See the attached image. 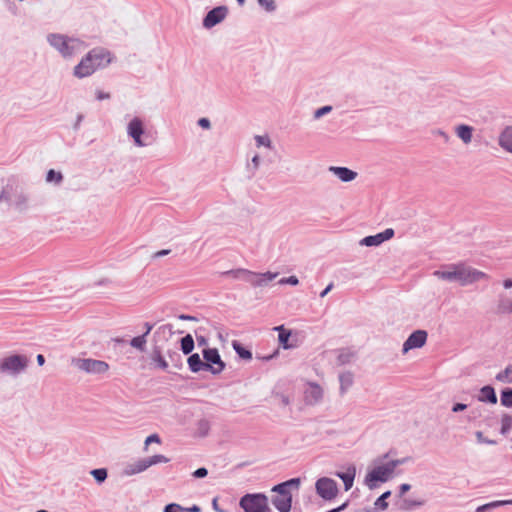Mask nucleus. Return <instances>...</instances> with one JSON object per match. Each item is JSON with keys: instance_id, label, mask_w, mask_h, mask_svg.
<instances>
[{"instance_id": "obj_63", "label": "nucleus", "mask_w": 512, "mask_h": 512, "mask_svg": "<svg viewBox=\"0 0 512 512\" xmlns=\"http://www.w3.org/2000/svg\"><path fill=\"white\" fill-rule=\"evenodd\" d=\"M37 512H48V511H46V510H39V511H37Z\"/></svg>"}, {"instance_id": "obj_15", "label": "nucleus", "mask_w": 512, "mask_h": 512, "mask_svg": "<svg viewBox=\"0 0 512 512\" xmlns=\"http://www.w3.org/2000/svg\"><path fill=\"white\" fill-rule=\"evenodd\" d=\"M322 397V388L316 383H309L308 389L305 391L306 402L309 404H315L321 401Z\"/></svg>"}, {"instance_id": "obj_39", "label": "nucleus", "mask_w": 512, "mask_h": 512, "mask_svg": "<svg viewBox=\"0 0 512 512\" xmlns=\"http://www.w3.org/2000/svg\"><path fill=\"white\" fill-rule=\"evenodd\" d=\"M432 134L435 137L441 138L444 141V143H448L450 141V136L442 129H435L432 131Z\"/></svg>"}, {"instance_id": "obj_48", "label": "nucleus", "mask_w": 512, "mask_h": 512, "mask_svg": "<svg viewBox=\"0 0 512 512\" xmlns=\"http://www.w3.org/2000/svg\"><path fill=\"white\" fill-rule=\"evenodd\" d=\"M280 284H291V285H297L298 284V279L296 276H290L288 278H282L280 281H279Z\"/></svg>"}, {"instance_id": "obj_36", "label": "nucleus", "mask_w": 512, "mask_h": 512, "mask_svg": "<svg viewBox=\"0 0 512 512\" xmlns=\"http://www.w3.org/2000/svg\"><path fill=\"white\" fill-rule=\"evenodd\" d=\"M147 460H148L147 463L150 464V466H153V465H156L159 463L169 462V458L165 457L164 455H154V456L148 457Z\"/></svg>"}, {"instance_id": "obj_13", "label": "nucleus", "mask_w": 512, "mask_h": 512, "mask_svg": "<svg viewBox=\"0 0 512 512\" xmlns=\"http://www.w3.org/2000/svg\"><path fill=\"white\" fill-rule=\"evenodd\" d=\"M427 340V333L424 330L413 332L403 344V352L422 347Z\"/></svg>"}, {"instance_id": "obj_33", "label": "nucleus", "mask_w": 512, "mask_h": 512, "mask_svg": "<svg viewBox=\"0 0 512 512\" xmlns=\"http://www.w3.org/2000/svg\"><path fill=\"white\" fill-rule=\"evenodd\" d=\"M332 109L333 108L330 105H326V106L320 107V108H318V109H316L314 111L313 117H314L315 120H318L321 117L329 114L332 111Z\"/></svg>"}, {"instance_id": "obj_30", "label": "nucleus", "mask_w": 512, "mask_h": 512, "mask_svg": "<svg viewBox=\"0 0 512 512\" xmlns=\"http://www.w3.org/2000/svg\"><path fill=\"white\" fill-rule=\"evenodd\" d=\"M260 156L254 155L250 162L247 163V170L251 175H254L260 166Z\"/></svg>"}, {"instance_id": "obj_3", "label": "nucleus", "mask_w": 512, "mask_h": 512, "mask_svg": "<svg viewBox=\"0 0 512 512\" xmlns=\"http://www.w3.org/2000/svg\"><path fill=\"white\" fill-rule=\"evenodd\" d=\"M112 54L103 47L89 50L73 68V76L78 79L87 78L97 70L106 68L112 62Z\"/></svg>"}, {"instance_id": "obj_51", "label": "nucleus", "mask_w": 512, "mask_h": 512, "mask_svg": "<svg viewBox=\"0 0 512 512\" xmlns=\"http://www.w3.org/2000/svg\"><path fill=\"white\" fill-rule=\"evenodd\" d=\"M96 98H97V100H100V101L106 100V99L110 98V94L99 90L96 92Z\"/></svg>"}, {"instance_id": "obj_11", "label": "nucleus", "mask_w": 512, "mask_h": 512, "mask_svg": "<svg viewBox=\"0 0 512 512\" xmlns=\"http://www.w3.org/2000/svg\"><path fill=\"white\" fill-rule=\"evenodd\" d=\"M28 360L25 356L12 355L4 358L0 363L2 372L18 373L27 366Z\"/></svg>"}, {"instance_id": "obj_21", "label": "nucleus", "mask_w": 512, "mask_h": 512, "mask_svg": "<svg viewBox=\"0 0 512 512\" xmlns=\"http://www.w3.org/2000/svg\"><path fill=\"white\" fill-rule=\"evenodd\" d=\"M188 365L190 367V369L193 371V372H199L201 370H205L206 369V365H205V362H203L199 356V354L195 353V354H192L189 358H188Z\"/></svg>"}, {"instance_id": "obj_34", "label": "nucleus", "mask_w": 512, "mask_h": 512, "mask_svg": "<svg viewBox=\"0 0 512 512\" xmlns=\"http://www.w3.org/2000/svg\"><path fill=\"white\" fill-rule=\"evenodd\" d=\"M146 344V337L145 335L134 337L131 340V346L134 348H137L139 350H143Z\"/></svg>"}, {"instance_id": "obj_60", "label": "nucleus", "mask_w": 512, "mask_h": 512, "mask_svg": "<svg viewBox=\"0 0 512 512\" xmlns=\"http://www.w3.org/2000/svg\"><path fill=\"white\" fill-rule=\"evenodd\" d=\"M179 318L182 320H194L195 319L194 317L189 316V315H181Z\"/></svg>"}, {"instance_id": "obj_57", "label": "nucleus", "mask_w": 512, "mask_h": 512, "mask_svg": "<svg viewBox=\"0 0 512 512\" xmlns=\"http://www.w3.org/2000/svg\"><path fill=\"white\" fill-rule=\"evenodd\" d=\"M37 362H38V364H39L40 366H42V365L45 363V358H44V356H43L42 354H39V355L37 356Z\"/></svg>"}, {"instance_id": "obj_50", "label": "nucleus", "mask_w": 512, "mask_h": 512, "mask_svg": "<svg viewBox=\"0 0 512 512\" xmlns=\"http://www.w3.org/2000/svg\"><path fill=\"white\" fill-rule=\"evenodd\" d=\"M171 250L170 249H163V250H159L157 252H155L152 257L153 258H160V257H163V256H166L168 254H170Z\"/></svg>"}, {"instance_id": "obj_20", "label": "nucleus", "mask_w": 512, "mask_h": 512, "mask_svg": "<svg viewBox=\"0 0 512 512\" xmlns=\"http://www.w3.org/2000/svg\"><path fill=\"white\" fill-rule=\"evenodd\" d=\"M274 330L279 332L278 340H279V343L281 344V346L284 349L290 348L291 345L289 344L288 341H289V338L291 336V331L285 329L283 325L275 327Z\"/></svg>"}, {"instance_id": "obj_9", "label": "nucleus", "mask_w": 512, "mask_h": 512, "mask_svg": "<svg viewBox=\"0 0 512 512\" xmlns=\"http://www.w3.org/2000/svg\"><path fill=\"white\" fill-rule=\"evenodd\" d=\"M315 487L318 495L325 500H332L338 494L337 483L331 478L318 479Z\"/></svg>"}, {"instance_id": "obj_58", "label": "nucleus", "mask_w": 512, "mask_h": 512, "mask_svg": "<svg viewBox=\"0 0 512 512\" xmlns=\"http://www.w3.org/2000/svg\"><path fill=\"white\" fill-rule=\"evenodd\" d=\"M503 285H504V287H505L506 289L511 288V287H512V280H511V279H506V280L504 281Z\"/></svg>"}, {"instance_id": "obj_26", "label": "nucleus", "mask_w": 512, "mask_h": 512, "mask_svg": "<svg viewBox=\"0 0 512 512\" xmlns=\"http://www.w3.org/2000/svg\"><path fill=\"white\" fill-rule=\"evenodd\" d=\"M496 379L502 383H512V365H509L505 370L496 375Z\"/></svg>"}, {"instance_id": "obj_29", "label": "nucleus", "mask_w": 512, "mask_h": 512, "mask_svg": "<svg viewBox=\"0 0 512 512\" xmlns=\"http://www.w3.org/2000/svg\"><path fill=\"white\" fill-rule=\"evenodd\" d=\"M383 241L381 239V235L378 233L373 236H367L361 240V244L365 246H377L381 244Z\"/></svg>"}, {"instance_id": "obj_25", "label": "nucleus", "mask_w": 512, "mask_h": 512, "mask_svg": "<svg viewBox=\"0 0 512 512\" xmlns=\"http://www.w3.org/2000/svg\"><path fill=\"white\" fill-rule=\"evenodd\" d=\"M147 458L140 459L137 462L133 463L129 466V473L136 474L145 471L147 468L151 467L150 464L147 463Z\"/></svg>"}, {"instance_id": "obj_38", "label": "nucleus", "mask_w": 512, "mask_h": 512, "mask_svg": "<svg viewBox=\"0 0 512 512\" xmlns=\"http://www.w3.org/2000/svg\"><path fill=\"white\" fill-rule=\"evenodd\" d=\"M503 504H512V500L511 501H495V502L486 504L484 506L479 507L477 509V512H481V511H484V510H486L488 508L497 507V506L503 505Z\"/></svg>"}, {"instance_id": "obj_56", "label": "nucleus", "mask_w": 512, "mask_h": 512, "mask_svg": "<svg viewBox=\"0 0 512 512\" xmlns=\"http://www.w3.org/2000/svg\"><path fill=\"white\" fill-rule=\"evenodd\" d=\"M185 512H200V508L197 505H194L191 508H185Z\"/></svg>"}, {"instance_id": "obj_14", "label": "nucleus", "mask_w": 512, "mask_h": 512, "mask_svg": "<svg viewBox=\"0 0 512 512\" xmlns=\"http://www.w3.org/2000/svg\"><path fill=\"white\" fill-rule=\"evenodd\" d=\"M329 171L342 182H351L357 177V172L347 167L330 166Z\"/></svg>"}, {"instance_id": "obj_54", "label": "nucleus", "mask_w": 512, "mask_h": 512, "mask_svg": "<svg viewBox=\"0 0 512 512\" xmlns=\"http://www.w3.org/2000/svg\"><path fill=\"white\" fill-rule=\"evenodd\" d=\"M410 489V485L409 484H402L400 486V495H404L408 490Z\"/></svg>"}, {"instance_id": "obj_37", "label": "nucleus", "mask_w": 512, "mask_h": 512, "mask_svg": "<svg viewBox=\"0 0 512 512\" xmlns=\"http://www.w3.org/2000/svg\"><path fill=\"white\" fill-rule=\"evenodd\" d=\"M91 473L98 482L104 481L107 477V471L105 469H95Z\"/></svg>"}, {"instance_id": "obj_49", "label": "nucleus", "mask_w": 512, "mask_h": 512, "mask_svg": "<svg viewBox=\"0 0 512 512\" xmlns=\"http://www.w3.org/2000/svg\"><path fill=\"white\" fill-rule=\"evenodd\" d=\"M207 474H208V471H207V469H206V468H199V469H197V470L193 473L194 477H196V478H202V477H205Z\"/></svg>"}, {"instance_id": "obj_8", "label": "nucleus", "mask_w": 512, "mask_h": 512, "mask_svg": "<svg viewBox=\"0 0 512 512\" xmlns=\"http://www.w3.org/2000/svg\"><path fill=\"white\" fill-rule=\"evenodd\" d=\"M72 364L79 370L93 375L105 374L110 369L107 362L92 358H74Z\"/></svg>"}, {"instance_id": "obj_32", "label": "nucleus", "mask_w": 512, "mask_h": 512, "mask_svg": "<svg viewBox=\"0 0 512 512\" xmlns=\"http://www.w3.org/2000/svg\"><path fill=\"white\" fill-rule=\"evenodd\" d=\"M254 140L257 147L265 146L271 148L272 142L268 135H256Z\"/></svg>"}, {"instance_id": "obj_28", "label": "nucleus", "mask_w": 512, "mask_h": 512, "mask_svg": "<svg viewBox=\"0 0 512 512\" xmlns=\"http://www.w3.org/2000/svg\"><path fill=\"white\" fill-rule=\"evenodd\" d=\"M258 5L268 13H273L277 9L275 0H257Z\"/></svg>"}, {"instance_id": "obj_10", "label": "nucleus", "mask_w": 512, "mask_h": 512, "mask_svg": "<svg viewBox=\"0 0 512 512\" xmlns=\"http://www.w3.org/2000/svg\"><path fill=\"white\" fill-rule=\"evenodd\" d=\"M228 8L224 5L211 9L203 18L202 25L205 29H211L225 20Z\"/></svg>"}, {"instance_id": "obj_42", "label": "nucleus", "mask_w": 512, "mask_h": 512, "mask_svg": "<svg viewBox=\"0 0 512 512\" xmlns=\"http://www.w3.org/2000/svg\"><path fill=\"white\" fill-rule=\"evenodd\" d=\"M165 512H185V508L181 507L179 504L171 503L166 505Z\"/></svg>"}, {"instance_id": "obj_5", "label": "nucleus", "mask_w": 512, "mask_h": 512, "mask_svg": "<svg viewBox=\"0 0 512 512\" xmlns=\"http://www.w3.org/2000/svg\"><path fill=\"white\" fill-rule=\"evenodd\" d=\"M402 461L396 460L373 468L366 476L365 483L370 489L377 487L378 482H386L393 474L396 466Z\"/></svg>"}, {"instance_id": "obj_2", "label": "nucleus", "mask_w": 512, "mask_h": 512, "mask_svg": "<svg viewBox=\"0 0 512 512\" xmlns=\"http://www.w3.org/2000/svg\"><path fill=\"white\" fill-rule=\"evenodd\" d=\"M433 275L438 279L457 282L462 286L488 279V275L480 270L472 268L465 263L449 264L434 271Z\"/></svg>"}, {"instance_id": "obj_23", "label": "nucleus", "mask_w": 512, "mask_h": 512, "mask_svg": "<svg viewBox=\"0 0 512 512\" xmlns=\"http://www.w3.org/2000/svg\"><path fill=\"white\" fill-rule=\"evenodd\" d=\"M341 392H346L353 384V374L350 372L342 373L339 377Z\"/></svg>"}, {"instance_id": "obj_59", "label": "nucleus", "mask_w": 512, "mask_h": 512, "mask_svg": "<svg viewBox=\"0 0 512 512\" xmlns=\"http://www.w3.org/2000/svg\"><path fill=\"white\" fill-rule=\"evenodd\" d=\"M346 506H347V503H344V504H343V505H341L340 507L335 508V509H332V510H329V511H327V512H339V511L343 510Z\"/></svg>"}, {"instance_id": "obj_45", "label": "nucleus", "mask_w": 512, "mask_h": 512, "mask_svg": "<svg viewBox=\"0 0 512 512\" xmlns=\"http://www.w3.org/2000/svg\"><path fill=\"white\" fill-rule=\"evenodd\" d=\"M389 495H390V492H389V491H387V492H385L384 494H382V495L378 498V500H377V502H376V505H379L381 508L385 509V508L387 507V503L385 502V499H386L387 497H389Z\"/></svg>"}, {"instance_id": "obj_16", "label": "nucleus", "mask_w": 512, "mask_h": 512, "mask_svg": "<svg viewBox=\"0 0 512 512\" xmlns=\"http://www.w3.org/2000/svg\"><path fill=\"white\" fill-rule=\"evenodd\" d=\"M455 134L464 144H470L473 138L474 128L466 124H460L454 128Z\"/></svg>"}, {"instance_id": "obj_6", "label": "nucleus", "mask_w": 512, "mask_h": 512, "mask_svg": "<svg viewBox=\"0 0 512 512\" xmlns=\"http://www.w3.org/2000/svg\"><path fill=\"white\" fill-rule=\"evenodd\" d=\"M245 512H269V502L266 495L261 493L246 494L239 502Z\"/></svg>"}, {"instance_id": "obj_19", "label": "nucleus", "mask_w": 512, "mask_h": 512, "mask_svg": "<svg viewBox=\"0 0 512 512\" xmlns=\"http://www.w3.org/2000/svg\"><path fill=\"white\" fill-rule=\"evenodd\" d=\"M355 475H356L355 468H348L343 473H337V476L339 478H341L343 480V482H344L345 490H349V489L352 488L353 483H354Z\"/></svg>"}, {"instance_id": "obj_55", "label": "nucleus", "mask_w": 512, "mask_h": 512, "mask_svg": "<svg viewBox=\"0 0 512 512\" xmlns=\"http://www.w3.org/2000/svg\"><path fill=\"white\" fill-rule=\"evenodd\" d=\"M333 284L330 283L320 294L321 297H325L326 294L332 289Z\"/></svg>"}, {"instance_id": "obj_61", "label": "nucleus", "mask_w": 512, "mask_h": 512, "mask_svg": "<svg viewBox=\"0 0 512 512\" xmlns=\"http://www.w3.org/2000/svg\"><path fill=\"white\" fill-rule=\"evenodd\" d=\"M151 329H152V325H150V324H148V323H147V324H146V332H145V334H144V335H145V336H146V335H148V334L150 333Z\"/></svg>"}, {"instance_id": "obj_40", "label": "nucleus", "mask_w": 512, "mask_h": 512, "mask_svg": "<svg viewBox=\"0 0 512 512\" xmlns=\"http://www.w3.org/2000/svg\"><path fill=\"white\" fill-rule=\"evenodd\" d=\"M512 427V417L510 416H506L502 419V428H501V432L504 434L506 433L507 431L510 430V428Z\"/></svg>"}, {"instance_id": "obj_44", "label": "nucleus", "mask_w": 512, "mask_h": 512, "mask_svg": "<svg viewBox=\"0 0 512 512\" xmlns=\"http://www.w3.org/2000/svg\"><path fill=\"white\" fill-rule=\"evenodd\" d=\"M154 361L161 369H166L168 367L167 361L160 354L154 356Z\"/></svg>"}, {"instance_id": "obj_22", "label": "nucleus", "mask_w": 512, "mask_h": 512, "mask_svg": "<svg viewBox=\"0 0 512 512\" xmlns=\"http://www.w3.org/2000/svg\"><path fill=\"white\" fill-rule=\"evenodd\" d=\"M479 399L480 401H488L492 404H495L497 402L495 391L490 386H485L481 389Z\"/></svg>"}, {"instance_id": "obj_27", "label": "nucleus", "mask_w": 512, "mask_h": 512, "mask_svg": "<svg viewBox=\"0 0 512 512\" xmlns=\"http://www.w3.org/2000/svg\"><path fill=\"white\" fill-rule=\"evenodd\" d=\"M194 348V340L191 335H186L181 339V349L184 354H189Z\"/></svg>"}, {"instance_id": "obj_35", "label": "nucleus", "mask_w": 512, "mask_h": 512, "mask_svg": "<svg viewBox=\"0 0 512 512\" xmlns=\"http://www.w3.org/2000/svg\"><path fill=\"white\" fill-rule=\"evenodd\" d=\"M233 347L241 358H243V359H251L252 358L251 352L249 350L243 348L241 345L234 343Z\"/></svg>"}, {"instance_id": "obj_12", "label": "nucleus", "mask_w": 512, "mask_h": 512, "mask_svg": "<svg viewBox=\"0 0 512 512\" xmlns=\"http://www.w3.org/2000/svg\"><path fill=\"white\" fill-rule=\"evenodd\" d=\"M203 357L205 360L206 369H210L214 374H218L224 369L225 364L221 360L217 349H205L203 351Z\"/></svg>"}, {"instance_id": "obj_53", "label": "nucleus", "mask_w": 512, "mask_h": 512, "mask_svg": "<svg viewBox=\"0 0 512 512\" xmlns=\"http://www.w3.org/2000/svg\"><path fill=\"white\" fill-rule=\"evenodd\" d=\"M466 409V405L462 403H457L453 406L452 411L453 412H459Z\"/></svg>"}, {"instance_id": "obj_62", "label": "nucleus", "mask_w": 512, "mask_h": 512, "mask_svg": "<svg viewBox=\"0 0 512 512\" xmlns=\"http://www.w3.org/2000/svg\"><path fill=\"white\" fill-rule=\"evenodd\" d=\"M240 5H243L245 0H236Z\"/></svg>"}, {"instance_id": "obj_46", "label": "nucleus", "mask_w": 512, "mask_h": 512, "mask_svg": "<svg viewBox=\"0 0 512 512\" xmlns=\"http://www.w3.org/2000/svg\"><path fill=\"white\" fill-rule=\"evenodd\" d=\"M197 124H198L201 128L206 129V130H208V129H210V128H211V122H210V120H209L208 118H205V117L200 118V119L198 120Z\"/></svg>"}, {"instance_id": "obj_24", "label": "nucleus", "mask_w": 512, "mask_h": 512, "mask_svg": "<svg viewBox=\"0 0 512 512\" xmlns=\"http://www.w3.org/2000/svg\"><path fill=\"white\" fill-rule=\"evenodd\" d=\"M45 181L49 184L58 185L63 181V175L60 171L50 169L46 174Z\"/></svg>"}, {"instance_id": "obj_4", "label": "nucleus", "mask_w": 512, "mask_h": 512, "mask_svg": "<svg viewBox=\"0 0 512 512\" xmlns=\"http://www.w3.org/2000/svg\"><path fill=\"white\" fill-rule=\"evenodd\" d=\"M300 485L299 478L290 479L284 483L278 484L273 487L272 491L275 495L272 498V503L279 512H289L292 505L291 487L298 489Z\"/></svg>"}, {"instance_id": "obj_47", "label": "nucleus", "mask_w": 512, "mask_h": 512, "mask_svg": "<svg viewBox=\"0 0 512 512\" xmlns=\"http://www.w3.org/2000/svg\"><path fill=\"white\" fill-rule=\"evenodd\" d=\"M379 234L381 235V239L384 242V241L389 240L390 238L393 237L394 231H393V229L388 228V229H386L385 231H383V232H381Z\"/></svg>"}, {"instance_id": "obj_18", "label": "nucleus", "mask_w": 512, "mask_h": 512, "mask_svg": "<svg viewBox=\"0 0 512 512\" xmlns=\"http://www.w3.org/2000/svg\"><path fill=\"white\" fill-rule=\"evenodd\" d=\"M239 273H246V274L253 276L254 278H257V279H251V282L255 285H261L263 282L271 281V280L275 279L278 275L277 273H271V272H266L261 275H256V274H253V273H251L249 271H245V270H240Z\"/></svg>"}, {"instance_id": "obj_31", "label": "nucleus", "mask_w": 512, "mask_h": 512, "mask_svg": "<svg viewBox=\"0 0 512 512\" xmlns=\"http://www.w3.org/2000/svg\"><path fill=\"white\" fill-rule=\"evenodd\" d=\"M501 404L505 407H512V388L501 392Z\"/></svg>"}, {"instance_id": "obj_17", "label": "nucleus", "mask_w": 512, "mask_h": 512, "mask_svg": "<svg viewBox=\"0 0 512 512\" xmlns=\"http://www.w3.org/2000/svg\"><path fill=\"white\" fill-rule=\"evenodd\" d=\"M498 143L501 148L512 153V126L506 127L501 132Z\"/></svg>"}, {"instance_id": "obj_7", "label": "nucleus", "mask_w": 512, "mask_h": 512, "mask_svg": "<svg viewBox=\"0 0 512 512\" xmlns=\"http://www.w3.org/2000/svg\"><path fill=\"white\" fill-rule=\"evenodd\" d=\"M126 133L129 138L133 140L136 147H145L148 144L145 141L147 132L145 130L144 120L138 116L130 119L126 126Z\"/></svg>"}, {"instance_id": "obj_41", "label": "nucleus", "mask_w": 512, "mask_h": 512, "mask_svg": "<svg viewBox=\"0 0 512 512\" xmlns=\"http://www.w3.org/2000/svg\"><path fill=\"white\" fill-rule=\"evenodd\" d=\"M501 313H512V301H503L499 304Z\"/></svg>"}, {"instance_id": "obj_43", "label": "nucleus", "mask_w": 512, "mask_h": 512, "mask_svg": "<svg viewBox=\"0 0 512 512\" xmlns=\"http://www.w3.org/2000/svg\"><path fill=\"white\" fill-rule=\"evenodd\" d=\"M151 443L160 444L161 443L160 437L157 434H152V435L148 436L145 439V447H144L145 451L147 450L148 445L151 444Z\"/></svg>"}, {"instance_id": "obj_52", "label": "nucleus", "mask_w": 512, "mask_h": 512, "mask_svg": "<svg viewBox=\"0 0 512 512\" xmlns=\"http://www.w3.org/2000/svg\"><path fill=\"white\" fill-rule=\"evenodd\" d=\"M83 119H84V116L82 114L77 115L76 121L73 125L74 130H78L80 128Z\"/></svg>"}, {"instance_id": "obj_1", "label": "nucleus", "mask_w": 512, "mask_h": 512, "mask_svg": "<svg viewBox=\"0 0 512 512\" xmlns=\"http://www.w3.org/2000/svg\"><path fill=\"white\" fill-rule=\"evenodd\" d=\"M46 42L65 61L73 60L87 48L81 38L61 32L48 33Z\"/></svg>"}]
</instances>
